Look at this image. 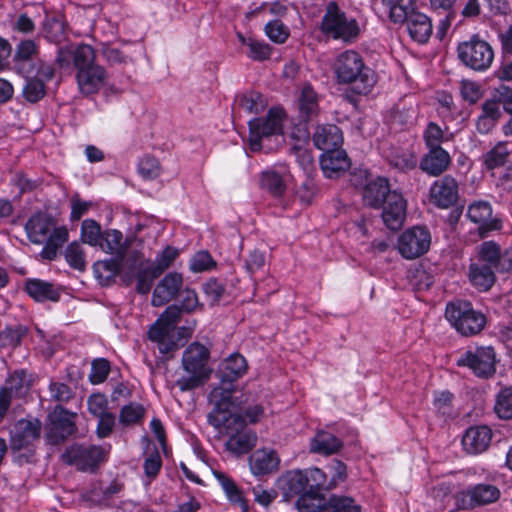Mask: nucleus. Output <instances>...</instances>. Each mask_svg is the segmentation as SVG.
<instances>
[{
  "instance_id": "obj_34",
  "label": "nucleus",
  "mask_w": 512,
  "mask_h": 512,
  "mask_svg": "<svg viewBox=\"0 0 512 512\" xmlns=\"http://www.w3.org/2000/svg\"><path fill=\"white\" fill-rule=\"evenodd\" d=\"M288 171L283 168L281 171L267 170L261 175V186L274 196H282L286 191Z\"/></svg>"
},
{
  "instance_id": "obj_31",
  "label": "nucleus",
  "mask_w": 512,
  "mask_h": 512,
  "mask_svg": "<svg viewBox=\"0 0 512 512\" xmlns=\"http://www.w3.org/2000/svg\"><path fill=\"white\" fill-rule=\"evenodd\" d=\"M406 28L410 37L420 44L426 43L433 32L431 19L421 12L412 13L410 18H408Z\"/></svg>"
},
{
  "instance_id": "obj_19",
  "label": "nucleus",
  "mask_w": 512,
  "mask_h": 512,
  "mask_svg": "<svg viewBox=\"0 0 512 512\" xmlns=\"http://www.w3.org/2000/svg\"><path fill=\"white\" fill-rule=\"evenodd\" d=\"M430 201L439 208H449L458 199V183L450 175L436 180L429 191Z\"/></svg>"
},
{
  "instance_id": "obj_30",
  "label": "nucleus",
  "mask_w": 512,
  "mask_h": 512,
  "mask_svg": "<svg viewBox=\"0 0 512 512\" xmlns=\"http://www.w3.org/2000/svg\"><path fill=\"white\" fill-rule=\"evenodd\" d=\"M314 145L324 152L340 148L343 137L340 129L333 124L320 125L313 134Z\"/></svg>"
},
{
  "instance_id": "obj_44",
  "label": "nucleus",
  "mask_w": 512,
  "mask_h": 512,
  "mask_svg": "<svg viewBox=\"0 0 512 512\" xmlns=\"http://www.w3.org/2000/svg\"><path fill=\"white\" fill-rule=\"evenodd\" d=\"M417 12L418 11L414 8L413 0H397L394 3L390 2L389 16L394 23H407L412 13Z\"/></svg>"
},
{
  "instance_id": "obj_16",
  "label": "nucleus",
  "mask_w": 512,
  "mask_h": 512,
  "mask_svg": "<svg viewBox=\"0 0 512 512\" xmlns=\"http://www.w3.org/2000/svg\"><path fill=\"white\" fill-rule=\"evenodd\" d=\"M75 417V413L69 412L62 406L50 413L47 427L49 441L53 444H59L73 435L77 430Z\"/></svg>"
},
{
  "instance_id": "obj_23",
  "label": "nucleus",
  "mask_w": 512,
  "mask_h": 512,
  "mask_svg": "<svg viewBox=\"0 0 512 512\" xmlns=\"http://www.w3.org/2000/svg\"><path fill=\"white\" fill-rule=\"evenodd\" d=\"M492 439V430L485 425L473 426L466 430L462 445L469 454H480L487 450Z\"/></svg>"
},
{
  "instance_id": "obj_12",
  "label": "nucleus",
  "mask_w": 512,
  "mask_h": 512,
  "mask_svg": "<svg viewBox=\"0 0 512 512\" xmlns=\"http://www.w3.org/2000/svg\"><path fill=\"white\" fill-rule=\"evenodd\" d=\"M456 363L468 367L478 377L488 378L495 373L496 354L491 346L470 347Z\"/></svg>"
},
{
  "instance_id": "obj_49",
  "label": "nucleus",
  "mask_w": 512,
  "mask_h": 512,
  "mask_svg": "<svg viewBox=\"0 0 512 512\" xmlns=\"http://www.w3.org/2000/svg\"><path fill=\"white\" fill-rule=\"evenodd\" d=\"M494 410L502 419L512 418V388L506 387L499 392Z\"/></svg>"
},
{
  "instance_id": "obj_48",
  "label": "nucleus",
  "mask_w": 512,
  "mask_h": 512,
  "mask_svg": "<svg viewBox=\"0 0 512 512\" xmlns=\"http://www.w3.org/2000/svg\"><path fill=\"white\" fill-rule=\"evenodd\" d=\"M110 371L111 365L108 359L96 358L91 363L89 381L94 385L101 384L108 378Z\"/></svg>"
},
{
  "instance_id": "obj_45",
  "label": "nucleus",
  "mask_w": 512,
  "mask_h": 512,
  "mask_svg": "<svg viewBox=\"0 0 512 512\" xmlns=\"http://www.w3.org/2000/svg\"><path fill=\"white\" fill-rule=\"evenodd\" d=\"M82 48H92L90 45L81 44L77 47H61L58 49L55 63L60 69H68L71 64L76 68L77 54Z\"/></svg>"
},
{
  "instance_id": "obj_21",
  "label": "nucleus",
  "mask_w": 512,
  "mask_h": 512,
  "mask_svg": "<svg viewBox=\"0 0 512 512\" xmlns=\"http://www.w3.org/2000/svg\"><path fill=\"white\" fill-rule=\"evenodd\" d=\"M280 457L272 448L255 450L249 458V466L253 475L262 476L278 470Z\"/></svg>"
},
{
  "instance_id": "obj_4",
  "label": "nucleus",
  "mask_w": 512,
  "mask_h": 512,
  "mask_svg": "<svg viewBox=\"0 0 512 512\" xmlns=\"http://www.w3.org/2000/svg\"><path fill=\"white\" fill-rule=\"evenodd\" d=\"M339 84H353L358 94H367L376 83L374 72L365 65L362 56L354 50L340 53L333 65Z\"/></svg>"
},
{
  "instance_id": "obj_25",
  "label": "nucleus",
  "mask_w": 512,
  "mask_h": 512,
  "mask_svg": "<svg viewBox=\"0 0 512 512\" xmlns=\"http://www.w3.org/2000/svg\"><path fill=\"white\" fill-rule=\"evenodd\" d=\"M320 112L319 96L310 84H304L298 95V116L303 122L314 120Z\"/></svg>"
},
{
  "instance_id": "obj_20",
  "label": "nucleus",
  "mask_w": 512,
  "mask_h": 512,
  "mask_svg": "<svg viewBox=\"0 0 512 512\" xmlns=\"http://www.w3.org/2000/svg\"><path fill=\"white\" fill-rule=\"evenodd\" d=\"M38 46L33 40L21 41L13 58L15 70L24 77H30L36 70Z\"/></svg>"
},
{
  "instance_id": "obj_13",
  "label": "nucleus",
  "mask_w": 512,
  "mask_h": 512,
  "mask_svg": "<svg viewBox=\"0 0 512 512\" xmlns=\"http://www.w3.org/2000/svg\"><path fill=\"white\" fill-rule=\"evenodd\" d=\"M63 461L75 465L82 472H95L104 460V450L100 446L73 445L62 454Z\"/></svg>"
},
{
  "instance_id": "obj_47",
  "label": "nucleus",
  "mask_w": 512,
  "mask_h": 512,
  "mask_svg": "<svg viewBox=\"0 0 512 512\" xmlns=\"http://www.w3.org/2000/svg\"><path fill=\"white\" fill-rule=\"evenodd\" d=\"M45 94V84L42 79L37 77H30L23 87V96L31 103L38 102Z\"/></svg>"
},
{
  "instance_id": "obj_29",
  "label": "nucleus",
  "mask_w": 512,
  "mask_h": 512,
  "mask_svg": "<svg viewBox=\"0 0 512 512\" xmlns=\"http://www.w3.org/2000/svg\"><path fill=\"white\" fill-rule=\"evenodd\" d=\"M132 277L137 279V288H150L153 280L160 275V264L137 258L130 266Z\"/></svg>"
},
{
  "instance_id": "obj_37",
  "label": "nucleus",
  "mask_w": 512,
  "mask_h": 512,
  "mask_svg": "<svg viewBox=\"0 0 512 512\" xmlns=\"http://www.w3.org/2000/svg\"><path fill=\"white\" fill-rule=\"evenodd\" d=\"M119 270V262L113 259L98 261L93 266L95 277L102 286L114 284L113 280L119 273Z\"/></svg>"
},
{
  "instance_id": "obj_64",
  "label": "nucleus",
  "mask_w": 512,
  "mask_h": 512,
  "mask_svg": "<svg viewBox=\"0 0 512 512\" xmlns=\"http://www.w3.org/2000/svg\"><path fill=\"white\" fill-rule=\"evenodd\" d=\"M285 479L289 489L295 493L308 488L306 475L303 471H291L286 475Z\"/></svg>"
},
{
  "instance_id": "obj_32",
  "label": "nucleus",
  "mask_w": 512,
  "mask_h": 512,
  "mask_svg": "<svg viewBox=\"0 0 512 512\" xmlns=\"http://www.w3.org/2000/svg\"><path fill=\"white\" fill-rule=\"evenodd\" d=\"M247 371L246 359L238 354L233 353L224 359L219 367V372L224 381L233 382L242 377Z\"/></svg>"
},
{
  "instance_id": "obj_51",
  "label": "nucleus",
  "mask_w": 512,
  "mask_h": 512,
  "mask_svg": "<svg viewBox=\"0 0 512 512\" xmlns=\"http://www.w3.org/2000/svg\"><path fill=\"white\" fill-rule=\"evenodd\" d=\"M101 235V227L96 221L92 219L83 221L81 227V238L83 242L91 246H98L101 241Z\"/></svg>"
},
{
  "instance_id": "obj_40",
  "label": "nucleus",
  "mask_w": 512,
  "mask_h": 512,
  "mask_svg": "<svg viewBox=\"0 0 512 512\" xmlns=\"http://www.w3.org/2000/svg\"><path fill=\"white\" fill-rule=\"evenodd\" d=\"M469 278L473 285L491 288L495 281L492 268L488 265L471 264Z\"/></svg>"
},
{
  "instance_id": "obj_14",
  "label": "nucleus",
  "mask_w": 512,
  "mask_h": 512,
  "mask_svg": "<svg viewBox=\"0 0 512 512\" xmlns=\"http://www.w3.org/2000/svg\"><path fill=\"white\" fill-rule=\"evenodd\" d=\"M431 236L424 227L405 230L398 239V250L406 259H415L425 254L430 247Z\"/></svg>"
},
{
  "instance_id": "obj_54",
  "label": "nucleus",
  "mask_w": 512,
  "mask_h": 512,
  "mask_svg": "<svg viewBox=\"0 0 512 512\" xmlns=\"http://www.w3.org/2000/svg\"><path fill=\"white\" fill-rule=\"evenodd\" d=\"M249 51L247 56L255 61H264L270 58L271 48L267 43L249 38L247 41Z\"/></svg>"
},
{
  "instance_id": "obj_7",
  "label": "nucleus",
  "mask_w": 512,
  "mask_h": 512,
  "mask_svg": "<svg viewBox=\"0 0 512 512\" xmlns=\"http://www.w3.org/2000/svg\"><path fill=\"white\" fill-rule=\"evenodd\" d=\"M76 70L78 87L84 95L96 93L105 85L108 78L105 68L96 63L93 48H82L78 52Z\"/></svg>"
},
{
  "instance_id": "obj_58",
  "label": "nucleus",
  "mask_w": 512,
  "mask_h": 512,
  "mask_svg": "<svg viewBox=\"0 0 512 512\" xmlns=\"http://www.w3.org/2000/svg\"><path fill=\"white\" fill-rule=\"evenodd\" d=\"M215 266V262L207 251L197 252L190 260V269L199 273L210 270Z\"/></svg>"
},
{
  "instance_id": "obj_22",
  "label": "nucleus",
  "mask_w": 512,
  "mask_h": 512,
  "mask_svg": "<svg viewBox=\"0 0 512 512\" xmlns=\"http://www.w3.org/2000/svg\"><path fill=\"white\" fill-rule=\"evenodd\" d=\"M392 192L388 179L376 177L363 187L362 199L366 206L378 209Z\"/></svg>"
},
{
  "instance_id": "obj_33",
  "label": "nucleus",
  "mask_w": 512,
  "mask_h": 512,
  "mask_svg": "<svg viewBox=\"0 0 512 512\" xmlns=\"http://www.w3.org/2000/svg\"><path fill=\"white\" fill-rule=\"evenodd\" d=\"M342 442L330 432L320 430L311 439L310 450L314 453L330 455L339 451Z\"/></svg>"
},
{
  "instance_id": "obj_5",
  "label": "nucleus",
  "mask_w": 512,
  "mask_h": 512,
  "mask_svg": "<svg viewBox=\"0 0 512 512\" xmlns=\"http://www.w3.org/2000/svg\"><path fill=\"white\" fill-rule=\"evenodd\" d=\"M433 495L435 498H440V506L443 508H446L454 499L458 508L470 509L495 503L500 498L501 492L495 485L481 483L468 487L453 496L449 486L442 483L434 488Z\"/></svg>"
},
{
  "instance_id": "obj_46",
  "label": "nucleus",
  "mask_w": 512,
  "mask_h": 512,
  "mask_svg": "<svg viewBox=\"0 0 512 512\" xmlns=\"http://www.w3.org/2000/svg\"><path fill=\"white\" fill-rule=\"evenodd\" d=\"M123 235L118 230H108L102 233L101 241L98 244L106 253H121Z\"/></svg>"
},
{
  "instance_id": "obj_3",
  "label": "nucleus",
  "mask_w": 512,
  "mask_h": 512,
  "mask_svg": "<svg viewBox=\"0 0 512 512\" xmlns=\"http://www.w3.org/2000/svg\"><path fill=\"white\" fill-rule=\"evenodd\" d=\"M25 231L32 243L45 244L40 255L47 260H54L59 248L69 239L68 229L58 227L53 217L45 212L34 213L27 220Z\"/></svg>"
},
{
  "instance_id": "obj_1",
  "label": "nucleus",
  "mask_w": 512,
  "mask_h": 512,
  "mask_svg": "<svg viewBox=\"0 0 512 512\" xmlns=\"http://www.w3.org/2000/svg\"><path fill=\"white\" fill-rule=\"evenodd\" d=\"M209 398L214 408L208 414V422L220 434L228 437L225 444L227 450L237 455L249 452L256 444L257 435L245 430L246 419L238 412L232 392L215 387Z\"/></svg>"
},
{
  "instance_id": "obj_56",
  "label": "nucleus",
  "mask_w": 512,
  "mask_h": 512,
  "mask_svg": "<svg viewBox=\"0 0 512 512\" xmlns=\"http://www.w3.org/2000/svg\"><path fill=\"white\" fill-rule=\"evenodd\" d=\"M51 399L57 402L67 403L74 397L72 388L62 382L51 381L49 384Z\"/></svg>"
},
{
  "instance_id": "obj_24",
  "label": "nucleus",
  "mask_w": 512,
  "mask_h": 512,
  "mask_svg": "<svg viewBox=\"0 0 512 512\" xmlns=\"http://www.w3.org/2000/svg\"><path fill=\"white\" fill-rule=\"evenodd\" d=\"M467 216L471 222L478 225L481 237L492 230L499 229L497 220L492 218V207L486 201H477L468 207Z\"/></svg>"
},
{
  "instance_id": "obj_53",
  "label": "nucleus",
  "mask_w": 512,
  "mask_h": 512,
  "mask_svg": "<svg viewBox=\"0 0 512 512\" xmlns=\"http://www.w3.org/2000/svg\"><path fill=\"white\" fill-rule=\"evenodd\" d=\"M423 138L429 149L442 148L441 143L444 140V133L438 124L429 122L423 132Z\"/></svg>"
},
{
  "instance_id": "obj_26",
  "label": "nucleus",
  "mask_w": 512,
  "mask_h": 512,
  "mask_svg": "<svg viewBox=\"0 0 512 512\" xmlns=\"http://www.w3.org/2000/svg\"><path fill=\"white\" fill-rule=\"evenodd\" d=\"M212 474L223 490L228 501L241 509V512H248L249 507L242 489L226 473L213 470Z\"/></svg>"
},
{
  "instance_id": "obj_39",
  "label": "nucleus",
  "mask_w": 512,
  "mask_h": 512,
  "mask_svg": "<svg viewBox=\"0 0 512 512\" xmlns=\"http://www.w3.org/2000/svg\"><path fill=\"white\" fill-rule=\"evenodd\" d=\"M236 101L241 109L250 114H258L264 111L267 106L263 95L255 91H250L238 96Z\"/></svg>"
},
{
  "instance_id": "obj_50",
  "label": "nucleus",
  "mask_w": 512,
  "mask_h": 512,
  "mask_svg": "<svg viewBox=\"0 0 512 512\" xmlns=\"http://www.w3.org/2000/svg\"><path fill=\"white\" fill-rule=\"evenodd\" d=\"M323 512H360V507L350 497L332 496Z\"/></svg>"
},
{
  "instance_id": "obj_57",
  "label": "nucleus",
  "mask_w": 512,
  "mask_h": 512,
  "mask_svg": "<svg viewBox=\"0 0 512 512\" xmlns=\"http://www.w3.org/2000/svg\"><path fill=\"white\" fill-rule=\"evenodd\" d=\"M410 284L416 288H430L434 284V276L422 266L410 271Z\"/></svg>"
},
{
  "instance_id": "obj_41",
  "label": "nucleus",
  "mask_w": 512,
  "mask_h": 512,
  "mask_svg": "<svg viewBox=\"0 0 512 512\" xmlns=\"http://www.w3.org/2000/svg\"><path fill=\"white\" fill-rule=\"evenodd\" d=\"M145 416V408L142 404L130 402L124 405L119 413V422L122 426L128 427L139 424Z\"/></svg>"
},
{
  "instance_id": "obj_42",
  "label": "nucleus",
  "mask_w": 512,
  "mask_h": 512,
  "mask_svg": "<svg viewBox=\"0 0 512 512\" xmlns=\"http://www.w3.org/2000/svg\"><path fill=\"white\" fill-rule=\"evenodd\" d=\"M27 333L28 328L24 325L6 326L0 331V345L1 347L16 348L21 344Z\"/></svg>"
},
{
  "instance_id": "obj_60",
  "label": "nucleus",
  "mask_w": 512,
  "mask_h": 512,
  "mask_svg": "<svg viewBox=\"0 0 512 512\" xmlns=\"http://www.w3.org/2000/svg\"><path fill=\"white\" fill-rule=\"evenodd\" d=\"M88 411L94 416L98 417L107 414L108 401L104 394L95 393L88 397L87 400Z\"/></svg>"
},
{
  "instance_id": "obj_38",
  "label": "nucleus",
  "mask_w": 512,
  "mask_h": 512,
  "mask_svg": "<svg viewBox=\"0 0 512 512\" xmlns=\"http://www.w3.org/2000/svg\"><path fill=\"white\" fill-rule=\"evenodd\" d=\"M297 512H318L325 508V499L317 491L304 492L295 503Z\"/></svg>"
},
{
  "instance_id": "obj_18",
  "label": "nucleus",
  "mask_w": 512,
  "mask_h": 512,
  "mask_svg": "<svg viewBox=\"0 0 512 512\" xmlns=\"http://www.w3.org/2000/svg\"><path fill=\"white\" fill-rule=\"evenodd\" d=\"M380 208L383 223L388 229L397 231L402 228L406 219L407 201L400 192L393 190Z\"/></svg>"
},
{
  "instance_id": "obj_28",
  "label": "nucleus",
  "mask_w": 512,
  "mask_h": 512,
  "mask_svg": "<svg viewBox=\"0 0 512 512\" xmlns=\"http://www.w3.org/2000/svg\"><path fill=\"white\" fill-rule=\"evenodd\" d=\"M320 166L324 175L328 178L337 177L350 167V161L344 150L336 148L324 152L320 158Z\"/></svg>"
},
{
  "instance_id": "obj_52",
  "label": "nucleus",
  "mask_w": 512,
  "mask_h": 512,
  "mask_svg": "<svg viewBox=\"0 0 512 512\" xmlns=\"http://www.w3.org/2000/svg\"><path fill=\"white\" fill-rule=\"evenodd\" d=\"M65 259L76 270L83 271L86 267L84 251L78 242H72L67 246Z\"/></svg>"
},
{
  "instance_id": "obj_2",
  "label": "nucleus",
  "mask_w": 512,
  "mask_h": 512,
  "mask_svg": "<svg viewBox=\"0 0 512 512\" xmlns=\"http://www.w3.org/2000/svg\"><path fill=\"white\" fill-rule=\"evenodd\" d=\"M173 291V303L162 313V354L179 349L191 337V328L170 325L177 322L182 313L191 312L199 304L195 290Z\"/></svg>"
},
{
  "instance_id": "obj_11",
  "label": "nucleus",
  "mask_w": 512,
  "mask_h": 512,
  "mask_svg": "<svg viewBox=\"0 0 512 512\" xmlns=\"http://www.w3.org/2000/svg\"><path fill=\"white\" fill-rule=\"evenodd\" d=\"M457 52L460 61L475 71L488 69L494 59L491 45L478 36H473L470 40L460 43Z\"/></svg>"
},
{
  "instance_id": "obj_15",
  "label": "nucleus",
  "mask_w": 512,
  "mask_h": 512,
  "mask_svg": "<svg viewBox=\"0 0 512 512\" xmlns=\"http://www.w3.org/2000/svg\"><path fill=\"white\" fill-rule=\"evenodd\" d=\"M40 435L41 422L38 419H21L14 425L10 447L14 452L27 450L30 455L26 456V461H29L34 452V442L39 440Z\"/></svg>"
},
{
  "instance_id": "obj_43",
  "label": "nucleus",
  "mask_w": 512,
  "mask_h": 512,
  "mask_svg": "<svg viewBox=\"0 0 512 512\" xmlns=\"http://www.w3.org/2000/svg\"><path fill=\"white\" fill-rule=\"evenodd\" d=\"M510 144L508 142L497 143L484 155V163L488 169H494L505 164L510 155Z\"/></svg>"
},
{
  "instance_id": "obj_10",
  "label": "nucleus",
  "mask_w": 512,
  "mask_h": 512,
  "mask_svg": "<svg viewBox=\"0 0 512 512\" xmlns=\"http://www.w3.org/2000/svg\"><path fill=\"white\" fill-rule=\"evenodd\" d=\"M284 117L283 109L271 108L264 117L253 118L249 121V145L253 152L265 148L264 140L282 134Z\"/></svg>"
},
{
  "instance_id": "obj_59",
  "label": "nucleus",
  "mask_w": 512,
  "mask_h": 512,
  "mask_svg": "<svg viewBox=\"0 0 512 512\" xmlns=\"http://www.w3.org/2000/svg\"><path fill=\"white\" fill-rule=\"evenodd\" d=\"M307 479V486L309 490L317 491L326 487V474L319 468H310L304 471ZM327 488H331L328 485Z\"/></svg>"
},
{
  "instance_id": "obj_17",
  "label": "nucleus",
  "mask_w": 512,
  "mask_h": 512,
  "mask_svg": "<svg viewBox=\"0 0 512 512\" xmlns=\"http://www.w3.org/2000/svg\"><path fill=\"white\" fill-rule=\"evenodd\" d=\"M478 258L491 268L500 272L512 270V248L505 250L495 241H484L477 247Z\"/></svg>"
},
{
  "instance_id": "obj_8",
  "label": "nucleus",
  "mask_w": 512,
  "mask_h": 512,
  "mask_svg": "<svg viewBox=\"0 0 512 512\" xmlns=\"http://www.w3.org/2000/svg\"><path fill=\"white\" fill-rule=\"evenodd\" d=\"M209 350L206 346L194 342L184 351L182 364L184 370L190 374L189 377H182L177 381L182 391L191 390L200 386L210 374L207 367Z\"/></svg>"
},
{
  "instance_id": "obj_6",
  "label": "nucleus",
  "mask_w": 512,
  "mask_h": 512,
  "mask_svg": "<svg viewBox=\"0 0 512 512\" xmlns=\"http://www.w3.org/2000/svg\"><path fill=\"white\" fill-rule=\"evenodd\" d=\"M320 30L327 37L344 42L354 41L360 33L356 19L348 16L335 1L325 5Z\"/></svg>"
},
{
  "instance_id": "obj_36",
  "label": "nucleus",
  "mask_w": 512,
  "mask_h": 512,
  "mask_svg": "<svg viewBox=\"0 0 512 512\" xmlns=\"http://www.w3.org/2000/svg\"><path fill=\"white\" fill-rule=\"evenodd\" d=\"M416 109L412 105L398 104L390 114V123L396 129H406L414 125Z\"/></svg>"
},
{
  "instance_id": "obj_9",
  "label": "nucleus",
  "mask_w": 512,
  "mask_h": 512,
  "mask_svg": "<svg viewBox=\"0 0 512 512\" xmlns=\"http://www.w3.org/2000/svg\"><path fill=\"white\" fill-rule=\"evenodd\" d=\"M445 318L463 336L480 333L486 323V318L481 312L474 310L470 302L462 300L449 302L446 305Z\"/></svg>"
},
{
  "instance_id": "obj_27",
  "label": "nucleus",
  "mask_w": 512,
  "mask_h": 512,
  "mask_svg": "<svg viewBox=\"0 0 512 512\" xmlns=\"http://www.w3.org/2000/svg\"><path fill=\"white\" fill-rule=\"evenodd\" d=\"M451 162L449 153L443 148L429 149L421 161L420 169L429 176H439L445 172Z\"/></svg>"
},
{
  "instance_id": "obj_62",
  "label": "nucleus",
  "mask_w": 512,
  "mask_h": 512,
  "mask_svg": "<svg viewBox=\"0 0 512 512\" xmlns=\"http://www.w3.org/2000/svg\"><path fill=\"white\" fill-rule=\"evenodd\" d=\"M139 173L147 180L158 177L160 173L158 160L154 157H145L142 159L139 163Z\"/></svg>"
},
{
  "instance_id": "obj_63",
  "label": "nucleus",
  "mask_w": 512,
  "mask_h": 512,
  "mask_svg": "<svg viewBox=\"0 0 512 512\" xmlns=\"http://www.w3.org/2000/svg\"><path fill=\"white\" fill-rule=\"evenodd\" d=\"M460 94L469 104H475L482 97L480 87L475 82L471 81H462Z\"/></svg>"
},
{
  "instance_id": "obj_35",
  "label": "nucleus",
  "mask_w": 512,
  "mask_h": 512,
  "mask_svg": "<svg viewBox=\"0 0 512 512\" xmlns=\"http://www.w3.org/2000/svg\"><path fill=\"white\" fill-rule=\"evenodd\" d=\"M143 454L148 455L144 461V472L149 478H154L160 471V452L155 443L147 436L142 437Z\"/></svg>"
},
{
  "instance_id": "obj_61",
  "label": "nucleus",
  "mask_w": 512,
  "mask_h": 512,
  "mask_svg": "<svg viewBox=\"0 0 512 512\" xmlns=\"http://www.w3.org/2000/svg\"><path fill=\"white\" fill-rule=\"evenodd\" d=\"M98 423L96 427V435L100 439H104L109 437L115 426V415L113 413H107L101 416H98Z\"/></svg>"
},
{
  "instance_id": "obj_55",
  "label": "nucleus",
  "mask_w": 512,
  "mask_h": 512,
  "mask_svg": "<svg viewBox=\"0 0 512 512\" xmlns=\"http://www.w3.org/2000/svg\"><path fill=\"white\" fill-rule=\"evenodd\" d=\"M265 33L275 43H284L289 36V29L279 20H273L265 25Z\"/></svg>"
}]
</instances>
